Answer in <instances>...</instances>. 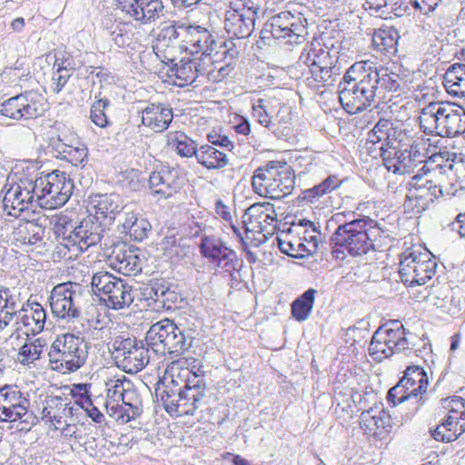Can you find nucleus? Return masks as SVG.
Instances as JSON below:
<instances>
[{"label":"nucleus","instance_id":"35","mask_svg":"<svg viewBox=\"0 0 465 465\" xmlns=\"http://www.w3.org/2000/svg\"><path fill=\"white\" fill-rule=\"evenodd\" d=\"M421 173H418L411 177V180L408 183L409 188L419 193L420 198L432 203L436 199L442 196V185L441 182L444 177L440 180L435 179L431 176L430 179H426L424 183H420L422 180Z\"/></svg>","mask_w":465,"mask_h":465},{"label":"nucleus","instance_id":"5","mask_svg":"<svg viewBox=\"0 0 465 465\" xmlns=\"http://www.w3.org/2000/svg\"><path fill=\"white\" fill-rule=\"evenodd\" d=\"M338 54L335 50L323 47L320 42H312L303 47L297 64L308 69V85L319 89L334 84L341 74Z\"/></svg>","mask_w":465,"mask_h":465},{"label":"nucleus","instance_id":"45","mask_svg":"<svg viewBox=\"0 0 465 465\" xmlns=\"http://www.w3.org/2000/svg\"><path fill=\"white\" fill-rule=\"evenodd\" d=\"M167 144L182 157H196L198 153L195 142L182 132L169 134Z\"/></svg>","mask_w":465,"mask_h":465},{"label":"nucleus","instance_id":"50","mask_svg":"<svg viewBox=\"0 0 465 465\" xmlns=\"http://www.w3.org/2000/svg\"><path fill=\"white\" fill-rule=\"evenodd\" d=\"M53 225V231L57 237H61L62 248L67 249L69 252L72 250L71 243L67 242V237L70 232L74 228L67 215H55L50 220Z\"/></svg>","mask_w":465,"mask_h":465},{"label":"nucleus","instance_id":"52","mask_svg":"<svg viewBox=\"0 0 465 465\" xmlns=\"http://www.w3.org/2000/svg\"><path fill=\"white\" fill-rule=\"evenodd\" d=\"M0 312L10 316L18 312V298L15 288L0 286Z\"/></svg>","mask_w":465,"mask_h":465},{"label":"nucleus","instance_id":"24","mask_svg":"<svg viewBox=\"0 0 465 465\" xmlns=\"http://www.w3.org/2000/svg\"><path fill=\"white\" fill-rule=\"evenodd\" d=\"M255 19L248 9L231 7L225 13L224 29L232 37L248 38L254 30Z\"/></svg>","mask_w":465,"mask_h":465},{"label":"nucleus","instance_id":"28","mask_svg":"<svg viewBox=\"0 0 465 465\" xmlns=\"http://www.w3.org/2000/svg\"><path fill=\"white\" fill-rule=\"evenodd\" d=\"M51 145L57 158L65 160L74 166L84 165L87 162L88 150L77 140L74 144L67 143L59 136Z\"/></svg>","mask_w":465,"mask_h":465},{"label":"nucleus","instance_id":"39","mask_svg":"<svg viewBox=\"0 0 465 465\" xmlns=\"http://www.w3.org/2000/svg\"><path fill=\"white\" fill-rule=\"evenodd\" d=\"M342 183V181L334 174L329 175L319 184L312 188L302 190L299 198L310 203H317L322 196L331 193L332 191L338 189Z\"/></svg>","mask_w":465,"mask_h":465},{"label":"nucleus","instance_id":"30","mask_svg":"<svg viewBox=\"0 0 465 465\" xmlns=\"http://www.w3.org/2000/svg\"><path fill=\"white\" fill-rule=\"evenodd\" d=\"M95 213L98 220L103 221L106 225L112 223L117 213L123 209L122 200L119 194H101L93 200Z\"/></svg>","mask_w":465,"mask_h":465},{"label":"nucleus","instance_id":"10","mask_svg":"<svg viewBox=\"0 0 465 465\" xmlns=\"http://www.w3.org/2000/svg\"><path fill=\"white\" fill-rule=\"evenodd\" d=\"M83 287L75 282H67L53 288L48 298L54 316L66 322H75L82 315L84 301Z\"/></svg>","mask_w":465,"mask_h":465},{"label":"nucleus","instance_id":"37","mask_svg":"<svg viewBox=\"0 0 465 465\" xmlns=\"http://www.w3.org/2000/svg\"><path fill=\"white\" fill-rule=\"evenodd\" d=\"M151 228V223L147 219L138 217L137 213L130 212L125 213L124 221L121 225L120 232L140 242L147 237Z\"/></svg>","mask_w":465,"mask_h":465},{"label":"nucleus","instance_id":"46","mask_svg":"<svg viewBox=\"0 0 465 465\" xmlns=\"http://www.w3.org/2000/svg\"><path fill=\"white\" fill-rule=\"evenodd\" d=\"M45 341L37 338L34 341L24 343L16 355V361L24 366H30L40 359Z\"/></svg>","mask_w":465,"mask_h":465},{"label":"nucleus","instance_id":"11","mask_svg":"<svg viewBox=\"0 0 465 465\" xmlns=\"http://www.w3.org/2000/svg\"><path fill=\"white\" fill-rule=\"evenodd\" d=\"M37 180L39 205H48L57 208L65 204L74 191L73 180L64 173L58 170L48 173Z\"/></svg>","mask_w":465,"mask_h":465},{"label":"nucleus","instance_id":"4","mask_svg":"<svg viewBox=\"0 0 465 465\" xmlns=\"http://www.w3.org/2000/svg\"><path fill=\"white\" fill-rule=\"evenodd\" d=\"M331 242L333 257L343 260L346 253L358 257L370 252H382L390 238L373 220L364 216L340 224Z\"/></svg>","mask_w":465,"mask_h":465},{"label":"nucleus","instance_id":"13","mask_svg":"<svg viewBox=\"0 0 465 465\" xmlns=\"http://www.w3.org/2000/svg\"><path fill=\"white\" fill-rule=\"evenodd\" d=\"M165 36L171 39H181L183 43V48L191 54H202L207 58L215 51L217 43L212 34L204 27L200 25L186 26L181 25L171 26L165 29Z\"/></svg>","mask_w":465,"mask_h":465},{"label":"nucleus","instance_id":"2","mask_svg":"<svg viewBox=\"0 0 465 465\" xmlns=\"http://www.w3.org/2000/svg\"><path fill=\"white\" fill-rule=\"evenodd\" d=\"M193 333L191 329L182 330L172 320H161L147 331V347L138 343L117 365L127 373H137L149 363L150 350L157 355L183 354L193 346Z\"/></svg>","mask_w":465,"mask_h":465},{"label":"nucleus","instance_id":"47","mask_svg":"<svg viewBox=\"0 0 465 465\" xmlns=\"http://www.w3.org/2000/svg\"><path fill=\"white\" fill-rule=\"evenodd\" d=\"M137 344L138 341L134 336L122 332L113 338V341L109 343V350L117 363L124 355L132 351Z\"/></svg>","mask_w":465,"mask_h":465},{"label":"nucleus","instance_id":"60","mask_svg":"<svg viewBox=\"0 0 465 465\" xmlns=\"http://www.w3.org/2000/svg\"><path fill=\"white\" fill-rule=\"evenodd\" d=\"M120 401H122L124 405L129 407L130 411H134V415L140 416L142 413V401L132 381L130 382V388L125 390Z\"/></svg>","mask_w":465,"mask_h":465},{"label":"nucleus","instance_id":"61","mask_svg":"<svg viewBox=\"0 0 465 465\" xmlns=\"http://www.w3.org/2000/svg\"><path fill=\"white\" fill-rule=\"evenodd\" d=\"M430 204V203L429 202L420 198L419 193L409 188V193L404 201L405 209L411 210L414 213H420L427 210Z\"/></svg>","mask_w":465,"mask_h":465},{"label":"nucleus","instance_id":"33","mask_svg":"<svg viewBox=\"0 0 465 465\" xmlns=\"http://www.w3.org/2000/svg\"><path fill=\"white\" fill-rule=\"evenodd\" d=\"M45 228L40 219L21 221L14 230V238L23 245H36L44 239Z\"/></svg>","mask_w":465,"mask_h":465},{"label":"nucleus","instance_id":"25","mask_svg":"<svg viewBox=\"0 0 465 465\" xmlns=\"http://www.w3.org/2000/svg\"><path fill=\"white\" fill-rule=\"evenodd\" d=\"M112 262L120 273L126 276H135L142 272L143 262L139 255V249L125 243L114 246Z\"/></svg>","mask_w":465,"mask_h":465},{"label":"nucleus","instance_id":"34","mask_svg":"<svg viewBox=\"0 0 465 465\" xmlns=\"http://www.w3.org/2000/svg\"><path fill=\"white\" fill-rule=\"evenodd\" d=\"M401 380V383L403 382L405 386H408L409 391H414V392L419 393L418 409L427 400L426 392L429 381L426 371L420 366H409Z\"/></svg>","mask_w":465,"mask_h":465},{"label":"nucleus","instance_id":"9","mask_svg":"<svg viewBox=\"0 0 465 465\" xmlns=\"http://www.w3.org/2000/svg\"><path fill=\"white\" fill-rule=\"evenodd\" d=\"M92 290L104 304L115 311L129 308L134 300V291L125 281L101 271L92 277Z\"/></svg>","mask_w":465,"mask_h":465},{"label":"nucleus","instance_id":"27","mask_svg":"<svg viewBox=\"0 0 465 465\" xmlns=\"http://www.w3.org/2000/svg\"><path fill=\"white\" fill-rule=\"evenodd\" d=\"M28 331L34 334L40 333L45 325L46 312L37 302L29 299L15 315Z\"/></svg>","mask_w":465,"mask_h":465},{"label":"nucleus","instance_id":"56","mask_svg":"<svg viewBox=\"0 0 465 465\" xmlns=\"http://www.w3.org/2000/svg\"><path fill=\"white\" fill-rule=\"evenodd\" d=\"M459 420H453L451 425H447V418L444 421L438 425L432 431L431 436L434 440L445 442H451L458 439Z\"/></svg>","mask_w":465,"mask_h":465},{"label":"nucleus","instance_id":"41","mask_svg":"<svg viewBox=\"0 0 465 465\" xmlns=\"http://www.w3.org/2000/svg\"><path fill=\"white\" fill-rule=\"evenodd\" d=\"M196 160L209 170L222 169L228 163L226 154L210 144H203L198 148Z\"/></svg>","mask_w":465,"mask_h":465},{"label":"nucleus","instance_id":"58","mask_svg":"<svg viewBox=\"0 0 465 465\" xmlns=\"http://www.w3.org/2000/svg\"><path fill=\"white\" fill-rule=\"evenodd\" d=\"M91 383H74L71 389L72 397L75 404L82 409L92 406Z\"/></svg>","mask_w":465,"mask_h":465},{"label":"nucleus","instance_id":"16","mask_svg":"<svg viewBox=\"0 0 465 465\" xmlns=\"http://www.w3.org/2000/svg\"><path fill=\"white\" fill-rule=\"evenodd\" d=\"M37 196H39L37 180L22 177L6 189L3 199L4 209L8 215H15L11 210L21 213L29 206H33L34 203L39 204Z\"/></svg>","mask_w":465,"mask_h":465},{"label":"nucleus","instance_id":"8","mask_svg":"<svg viewBox=\"0 0 465 465\" xmlns=\"http://www.w3.org/2000/svg\"><path fill=\"white\" fill-rule=\"evenodd\" d=\"M89 343L73 333L58 335L48 351L52 369L63 373H71L81 369L87 361Z\"/></svg>","mask_w":465,"mask_h":465},{"label":"nucleus","instance_id":"64","mask_svg":"<svg viewBox=\"0 0 465 465\" xmlns=\"http://www.w3.org/2000/svg\"><path fill=\"white\" fill-rule=\"evenodd\" d=\"M207 141L212 145L220 146L228 151H232L234 148L233 143L226 135L221 134L215 130L207 134Z\"/></svg>","mask_w":465,"mask_h":465},{"label":"nucleus","instance_id":"42","mask_svg":"<svg viewBox=\"0 0 465 465\" xmlns=\"http://www.w3.org/2000/svg\"><path fill=\"white\" fill-rule=\"evenodd\" d=\"M317 290L310 288L292 302V316L297 322L307 320L313 308Z\"/></svg>","mask_w":465,"mask_h":465},{"label":"nucleus","instance_id":"43","mask_svg":"<svg viewBox=\"0 0 465 465\" xmlns=\"http://www.w3.org/2000/svg\"><path fill=\"white\" fill-rule=\"evenodd\" d=\"M398 32L395 28L380 29L373 34V46L386 55L393 54L398 42Z\"/></svg>","mask_w":465,"mask_h":465},{"label":"nucleus","instance_id":"40","mask_svg":"<svg viewBox=\"0 0 465 465\" xmlns=\"http://www.w3.org/2000/svg\"><path fill=\"white\" fill-rule=\"evenodd\" d=\"M265 24L272 25V28L279 26L293 27L298 34V37H305L308 34L307 20L300 13L294 15L290 11H282L271 17Z\"/></svg>","mask_w":465,"mask_h":465},{"label":"nucleus","instance_id":"36","mask_svg":"<svg viewBox=\"0 0 465 465\" xmlns=\"http://www.w3.org/2000/svg\"><path fill=\"white\" fill-rule=\"evenodd\" d=\"M43 419L53 424H62L63 419L73 414V407L69 406L66 399L60 396L47 397L43 409Z\"/></svg>","mask_w":465,"mask_h":465},{"label":"nucleus","instance_id":"20","mask_svg":"<svg viewBox=\"0 0 465 465\" xmlns=\"http://www.w3.org/2000/svg\"><path fill=\"white\" fill-rule=\"evenodd\" d=\"M425 144L421 143H417L412 140V137H410L408 140V159L406 160L410 163V167L411 169V173L413 169L419 163H424L422 167L419 170L422 172L421 174L430 175L434 177V179L440 180L441 177L446 176L449 177L450 173L456 174L458 172V166H455L452 163H445V164H437L435 167H429L430 163H435L434 158L436 155H433L429 161H427V156L424 153Z\"/></svg>","mask_w":465,"mask_h":465},{"label":"nucleus","instance_id":"18","mask_svg":"<svg viewBox=\"0 0 465 465\" xmlns=\"http://www.w3.org/2000/svg\"><path fill=\"white\" fill-rule=\"evenodd\" d=\"M410 137L408 131L399 122L381 118L368 133V144H381L379 153H381L407 143Z\"/></svg>","mask_w":465,"mask_h":465},{"label":"nucleus","instance_id":"38","mask_svg":"<svg viewBox=\"0 0 465 465\" xmlns=\"http://www.w3.org/2000/svg\"><path fill=\"white\" fill-rule=\"evenodd\" d=\"M443 85L456 97L465 96V64H454L445 73Z\"/></svg>","mask_w":465,"mask_h":465},{"label":"nucleus","instance_id":"6","mask_svg":"<svg viewBox=\"0 0 465 465\" xmlns=\"http://www.w3.org/2000/svg\"><path fill=\"white\" fill-rule=\"evenodd\" d=\"M421 341L420 337L406 330L400 321H390L374 331L369 354L376 361H381L395 353L408 355L412 351L417 352Z\"/></svg>","mask_w":465,"mask_h":465},{"label":"nucleus","instance_id":"48","mask_svg":"<svg viewBox=\"0 0 465 465\" xmlns=\"http://www.w3.org/2000/svg\"><path fill=\"white\" fill-rule=\"evenodd\" d=\"M112 41L121 48L129 46L133 42V32L129 25L124 23H114L106 28Z\"/></svg>","mask_w":465,"mask_h":465},{"label":"nucleus","instance_id":"7","mask_svg":"<svg viewBox=\"0 0 465 465\" xmlns=\"http://www.w3.org/2000/svg\"><path fill=\"white\" fill-rule=\"evenodd\" d=\"M419 119L426 134L455 137L465 132V109L454 104L430 103L422 108Z\"/></svg>","mask_w":465,"mask_h":465},{"label":"nucleus","instance_id":"63","mask_svg":"<svg viewBox=\"0 0 465 465\" xmlns=\"http://www.w3.org/2000/svg\"><path fill=\"white\" fill-rule=\"evenodd\" d=\"M160 293H163L160 308L171 310L181 300L179 293L167 282H165L163 291H161Z\"/></svg>","mask_w":465,"mask_h":465},{"label":"nucleus","instance_id":"53","mask_svg":"<svg viewBox=\"0 0 465 465\" xmlns=\"http://www.w3.org/2000/svg\"><path fill=\"white\" fill-rule=\"evenodd\" d=\"M110 105L107 98H99L94 102L90 110V119L98 127L104 128L111 124L105 109Z\"/></svg>","mask_w":465,"mask_h":465},{"label":"nucleus","instance_id":"31","mask_svg":"<svg viewBox=\"0 0 465 465\" xmlns=\"http://www.w3.org/2000/svg\"><path fill=\"white\" fill-rule=\"evenodd\" d=\"M277 175L273 180L271 199L281 200L290 195L295 187V174L293 169L284 161H278Z\"/></svg>","mask_w":465,"mask_h":465},{"label":"nucleus","instance_id":"55","mask_svg":"<svg viewBox=\"0 0 465 465\" xmlns=\"http://www.w3.org/2000/svg\"><path fill=\"white\" fill-rule=\"evenodd\" d=\"M381 412H382V408L378 407L371 408L361 412L360 424L365 434L374 437L379 435V426L375 425V419L378 418V415H380Z\"/></svg>","mask_w":465,"mask_h":465},{"label":"nucleus","instance_id":"54","mask_svg":"<svg viewBox=\"0 0 465 465\" xmlns=\"http://www.w3.org/2000/svg\"><path fill=\"white\" fill-rule=\"evenodd\" d=\"M270 35L275 39L294 37L295 43H299L300 41L305 39V37H298V34L296 31H294L293 27L279 26L272 28V25L264 24L263 28L261 31V37L264 39L269 38Z\"/></svg>","mask_w":465,"mask_h":465},{"label":"nucleus","instance_id":"22","mask_svg":"<svg viewBox=\"0 0 465 465\" xmlns=\"http://www.w3.org/2000/svg\"><path fill=\"white\" fill-rule=\"evenodd\" d=\"M148 182L152 194L159 199L172 197L181 187L178 170L166 165L153 172Z\"/></svg>","mask_w":465,"mask_h":465},{"label":"nucleus","instance_id":"17","mask_svg":"<svg viewBox=\"0 0 465 465\" xmlns=\"http://www.w3.org/2000/svg\"><path fill=\"white\" fill-rule=\"evenodd\" d=\"M106 226L97 216L88 215L70 232L67 242L73 251L84 252L101 242Z\"/></svg>","mask_w":465,"mask_h":465},{"label":"nucleus","instance_id":"62","mask_svg":"<svg viewBox=\"0 0 465 465\" xmlns=\"http://www.w3.org/2000/svg\"><path fill=\"white\" fill-rule=\"evenodd\" d=\"M164 284V280H157L143 289L146 300H152L153 302L158 303V308L161 306L163 296V293H160V292L163 291Z\"/></svg>","mask_w":465,"mask_h":465},{"label":"nucleus","instance_id":"12","mask_svg":"<svg viewBox=\"0 0 465 465\" xmlns=\"http://www.w3.org/2000/svg\"><path fill=\"white\" fill-rule=\"evenodd\" d=\"M45 98L36 89L26 90L5 100L0 105V114L14 120H31L43 115Z\"/></svg>","mask_w":465,"mask_h":465},{"label":"nucleus","instance_id":"44","mask_svg":"<svg viewBox=\"0 0 465 465\" xmlns=\"http://www.w3.org/2000/svg\"><path fill=\"white\" fill-rule=\"evenodd\" d=\"M194 64V60L183 58L179 63L173 64L167 74L170 77L174 76L179 81L176 83L179 86L192 84L197 78Z\"/></svg>","mask_w":465,"mask_h":465},{"label":"nucleus","instance_id":"29","mask_svg":"<svg viewBox=\"0 0 465 465\" xmlns=\"http://www.w3.org/2000/svg\"><path fill=\"white\" fill-rule=\"evenodd\" d=\"M278 161H270L262 166L255 169L252 176V187L253 192L265 198H270L272 193L273 180L277 173Z\"/></svg>","mask_w":465,"mask_h":465},{"label":"nucleus","instance_id":"19","mask_svg":"<svg viewBox=\"0 0 465 465\" xmlns=\"http://www.w3.org/2000/svg\"><path fill=\"white\" fill-rule=\"evenodd\" d=\"M201 254L217 267L226 272L236 270L238 264L236 252L226 246L219 238L213 235H203L199 244Z\"/></svg>","mask_w":465,"mask_h":465},{"label":"nucleus","instance_id":"21","mask_svg":"<svg viewBox=\"0 0 465 465\" xmlns=\"http://www.w3.org/2000/svg\"><path fill=\"white\" fill-rule=\"evenodd\" d=\"M29 400L16 387L5 386L0 390V421L13 422L23 418L28 412Z\"/></svg>","mask_w":465,"mask_h":465},{"label":"nucleus","instance_id":"59","mask_svg":"<svg viewBox=\"0 0 465 465\" xmlns=\"http://www.w3.org/2000/svg\"><path fill=\"white\" fill-rule=\"evenodd\" d=\"M106 410L109 416L121 424H125L139 417V415H134V411H131L129 407L124 404L120 405L119 402H115V404L107 402Z\"/></svg>","mask_w":465,"mask_h":465},{"label":"nucleus","instance_id":"26","mask_svg":"<svg viewBox=\"0 0 465 465\" xmlns=\"http://www.w3.org/2000/svg\"><path fill=\"white\" fill-rule=\"evenodd\" d=\"M140 114L142 124L155 133L165 131L173 119V108L163 103H149Z\"/></svg>","mask_w":465,"mask_h":465},{"label":"nucleus","instance_id":"49","mask_svg":"<svg viewBox=\"0 0 465 465\" xmlns=\"http://www.w3.org/2000/svg\"><path fill=\"white\" fill-rule=\"evenodd\" d=\"M252 117L258 124L272 131L275 135H279V129L276 124L272 121V117L268 113L266 99H258L252 104Z\"/></svg>","mask_w":465,"mask_h":465},{"label":"nucleus","instance_id":"14","mask_svg":"<svg viewBox=\"0 0 465 465\" xmlns=\"http://www.w3.org/2000/svg\"><path fill=\"white\" fill-rule=\"evenodd\" d=\"M242 224L247 239L250 233L262 234L259 243L264 242L272 236L277 228V214L273 204L270 203H258L251 205L242 215Z\"/></svg>","mask_w":465,"mask_h":465},{"label":"nucleus","instance_id":"57","mask_svg":"<svg viewBox=\"0 0 465 465\" xmlns=\"http://www.w3.org/2000/svg\"><path fill=\"white\" fill-rule=\"evenodd\" d=\"M131 381L125 376L122 378L109 380L106 382L107 398L113 402H120L125 390L130 388Z\"/></svg>","mask_w":465,"mask_h":465},{"label":"nucleus","instance_id":"51","mask_svg":"<svg viewBox=\"0 0 465 465\" xmlns=\"http://www.w3.org/2000/svg\"><path fill=\"white\" fill-rule=\"evenodd\" d=\"M418 395L419 393L414 392V391H409L408 386H405L403 382L401 383V380H400L395 386L389 390L387 401L392 406L410 400H414V402L418 404Z\"/></svg>","mask_w":465,"mask_h":465},{"label":"nucleus","instance_id":"1","mask_svg":"<svg viewBox=\"0 0 465 465\" xmlns=\"http://www.w3.org/2000/svg\"><path fill=\"white\" fill-rule=\"evenodd\" d=\"M405 84L403 77L391 67L372 68L367 62L351 65L339 83V101L350 114L370 107L385 92H397Z\"/></svg>","mask_w":465,"mask_h":465},{"label":"nucleus","instance_id":"3","mask_svg":"<svg viewBox=\"0 0 465 465\" xmlns=\"http://www.w3.org/2000/svg\"><path fill=\"white\" fill-rule=\"evenodd\" d=\"M193 369L195 366L183 370L177 379L164 376L155 384V397L171 416L193 415L203 405L206 391L204 371L201 367Z\"/></svg>","mask_w":465,"mask_h":465},{"label":"nucleus","instance_id":"32","mask_svg":"<svg viewBox=\"0 0 465 465\" xmlns=\"http://www.w3.org/2000/svg\"><path fill=\"white\" fill-rule=\"evenodd\" d=\"M407 149L408 142L396 146L395 149H386L379 153L388 171L398 174L411 173L410 163L406 161L408 159Z\"/></svg>","mask_w":465,"mask_h":465},{"label":"nucleus","instance_id":"15","mask_svg":"<svg viewBox=\"0 0 465 465\" xmlns=\"http://www.w3.org/2000/svg\"><path fill=\"white\" fill-rule=\"evenodd\" d=\"M436 268L429 254L411 252L401 259L399 276L406 286L423 285L433 277Z\"/></svg>","mask_w":465,"mask_h":465},{"label":"nucleus","instance_id":"23","mask_svg":"<svg viewBox=\"0 0 465 465\" xmlns=\"http://www.w3.org/2000/svg\"><path fill=\"white\" fill-rule=\"evenodd\" d=\"M118 5L127 15L143 24L153 22L163 15L162 0H118Z\"/></svg>","mask_w":465,"mask_h":465}]
</instances>
